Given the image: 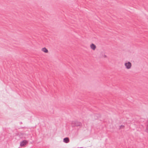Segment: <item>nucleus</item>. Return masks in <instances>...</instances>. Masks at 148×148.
<instances>
[{
	"instance_id": "nucleus-1",
	"label": "nucleus",
	"mask_w": 148,
	"mask_h": 148,
	"mask_svg": "<svg viewBox=\"0 0 148 148\" xmlns=\"http://www.w3.org/2000/svg\"><path fill=\"white\" fill-rule=\"evenodd\" d=\"M125 65L126 69H129L131 68L132 66V64L130 62H128L125 63Z\"/></svg>"
},
{
	"instance_id": "nucleus-2",
	"label": "nucleus",
	"mask_w": 148,
	"mask_h": 148,
	"mask_svg": "<svg viewBox=\"0 0 148 148\" xmlns=\"http://www.w3.org/2000/svg\"><path fill=\"white\" fill-rule=\"evenodd\" d=\"M27 143V141L26 140H23L20 143V145L21 147L24 146Z\"/></svg>"
},
{
	"instance_id": "nucleus-3",
	"label": "nucleus",
	"mask_w": 148,
	"mask_h": 148,
	"mask_svg": "<svg viewBox=\"0 0 148 148\" xmlns=\"http://www.w3.org/2000/svg\"><path fill=\"white\" fill-rule=\"evenodd\" d=\"M63 142L65 143H68L69 142V138L66 137L64 138Z\"/></svg>"
},
{
	"instance_id": "nucleus-4",
	"label": "nucleus",
	"mask_w": 148,
	"mask_h": 148,
	"mask_svg": "<svg viewBox=\"0 0 148 148\" xmlns=\"http://www.w3.org/2000/svg\"><path fill=\"white\" fill-rule=\"evenodd\" d=\"M21 134L23 135V136L25 138H27L28 137L29 135V134H26L25 133H21Z\"/></svg>"
},
{
	"instance_id": "nucleus-5",
	"label": "nucleus",
	"mask_w": 148,
	"mask_h": 148,
	"mask_svg": "<svg viewBox=\"0 0 148 148\" xmlns=\"http://www.w3.org/2000/svg\"><path fill=\"white\" fill-rule=\"evenodd\" d=\"M90 47L93 50H95L96 48V46L93 44H92L91 45Z\"/></svg>"
},
{
	"instance_id": "nucleus-6",
	"label": "nucleus",
	"mask_w": 148,
	"mask_h": 148,
	"mask_svg": "<svg viewBox=\"0 0 148 148\" xmlns=\"http://www.w3.org/2000/svg\"><path fill=\"white\" fill-rule=\"evenodd\" d=\"M42 51L45 53H47L48 52V50L45 47H44L42 48Z\"/></svg>"
},
{
	"instance_id": "nucleus-7",
	"label": "nucleus",
	"mask_w": 148,
	"mask_h": 148,
	"mask_svg": "<svg viewBox=\"0 0 148 148\" xmlns=\"http://www.w3.org/2000/svg\"><path fill=\"white\" fill-rule=\"evenodd\" d=\"M75 124L77 126H80L82 124L80 122H77V123H75Z\"/></svg>"
},
{
	"instance_id": "nucleus-8",
	"label": "nucleus",
	"mask_w": 148,
	"mask_h": 148,
	"mask_svg": "<svg viewBox=\"0 0 148 148\" xmlns=\"http://www.w3.org/2000/svg\"><path fill=\"white\" fill-rule=\"evenodd\" d=\"M124 127V125H121L120 126L119 128L120 129H121L122 128H123Z\"/></svg>"
},
{
	"instance_id": "nucleus-9",
	"label": "nucleus",
	"mask_w": 148,
	"mask_h": 148,
	"mask_svg": "<svg viewBox=\"0 0 148 148\" xmlns=\"http://www.w3.org/2000/svg\"><path fill=\"white\" fill-rule=\"evenodd\" d=\"M146 132H148V125L147 126L146 128Z\"/></svg>"
},
{
	"instance_id": "nucleus-10",
	"label": "nucleus",
	"mask_w": 148,
	"mask_h": 148,
	"mask_svg": "<svg viewBox=\"0 0 148 148\" xmlns=\"http://www.w3.org/2000/svg\"><path fill=\"white\" fill-rule=\"evenodd\" d=\"M20 124H22V122H20Z\"/></svg>"
},
{
	"instance_id": "nucleus-11",
	"label": "nucleus",
	"mask_w": 148,
	"mask_h": 148,
	"mask_svg": "<svg viewBox=\"0 0 148 148\" xmlns=\"http://www.w3.org/2000/svg\"><path fill=\"white\" fill-rule=\"evenodd\" d=\"M79 148H83L82 147H80Z\"/></svg>"
}]
</instances>
